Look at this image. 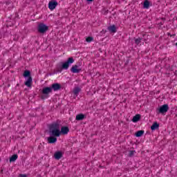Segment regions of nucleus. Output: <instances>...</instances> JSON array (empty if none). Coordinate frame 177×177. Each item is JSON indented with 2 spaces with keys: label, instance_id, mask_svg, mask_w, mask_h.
Returning a JSON list of instances; mask_svg holds the SVG:
<instances>
[{
  "label": "nucleus",
  "instance_id": "5701e85b",
  "mask_svg": "<svg viewBox=\"0 0 177 177\" xmlns=\"http://www.w3.org/2000/svg\"><path fill=\"white\" fill-rule=\"evenodd\" d=\"M86 42H92L93 41V37H88L86 39Z\"/></svg>",
  "mask_w": 177,
  "mask_h": 177
},
{
  "label": "nucleus",
  "instance_id": "f8f14e48",
  "mask_svg": "<svg viewBox=\"0 0 177 177\" xmlns=\"http://www.w3.org/2000/svg\"><path fill=\"white\" fill-rule=\"evenodd\" d=\"M62 157H63V153H62V151H57L54 154V158L55 160H60Z\"/></svg>",
  "mask_w": 177,
  "mask_h": 177
},
{
  "label": "nucleus",
  "instance_id": "6ab92c4d",
  "mask_svg": "<svg viewBox=\"0 0 177 177\" xmlns=\"http://www.w3.org/2000/svg\"><path fill=\"white\" fill-rule=\"evenodd\" d=\"M139 120H140V115L138 114L133 118L132 121L133 122H138Z\"/></svg>",
  "mask_w": 177,
  "mask_h": 177
},
{
  "label": "nucleus",
  "instance_id": "0eeeda50",
  "mask_svg": "<svg viewBox=\"0 0 177 177\" xmlns=\"http://www.w3.org/2000/svg\"><path fill=\"white\" fill-rule=\"evenodd\" d=\"M68 132H70V129L68 127H62L59 130L60 135H67Z\"/></svg>",
  "mask_w": 177,
  "mask_h": 177
},
{
  "label": "nucleus",
  "instance_id": "aec40b11",
  "mask_svg": "<svg viewBox=\"0 0 177 177\" xmlns=\"http://www.w3.org/2000/svg\"><path fill=\"white\" fill-rule=\"evenodd\" d=\"M143 133H145V131H138L136 133V136L137 138H140V136H143Z\"/></svg>",
  "mask_w": 177,
  "mask_h": 177
},
{
  "label": "nucleus",
  "instance_id": "39448f33",
  "mask_svg": "<svg viewBox=\"0 0 177 177\" xmlns=\"http://www.w3.org/2000/svg\"><path fill=\"white\" fill-rule=\"evenodd\" d=\"M168 110H169V106H168V104H164L160 107L158 111L160 114H164V113H167Z\"/></svg>",
  "mask_w": 177,
  "mask_h": 177
},
{
  "label": "nucleus",
  "instance_id": "a211bd4d",
  "mask_svg": "<svg viewBox=\"0 0 177 177\" xmlns=\"http://www.w3.org/2000/svg\"><path fill=\"white\" fill-rule=\"evenodd\" d=\"M80 92H81V88H80V87H75L73 90V93L75 96H78Z\"/></svg>",
  "mask_w": 177,
  "mask_h": 177
},
{
  "label": "nucleus",
  "instance_id": "a878e982",
  "mask_svg": "<svg viewBox=\"0 0 177 177\" xmlns=\"http://www.w3.org/2000/svg\"><path fill=\"white\" fill-rule=\"evenodd\" d=\"M87 1V2H92V1H93V0H86Z\"/></svg>",
  "mask_w": 177,
  "mask_h": 177
},
{
  "label": "nucleus",
  "instance_id": "20e7f679",
  "mask_svg": "<svg viewBox=\"0 0 177 177\" xmlns=\"http://www.w3.org/2000/svg\"><path fill=\"white\" fill-rule=\"evenodd\" d=\"M82 68L78 65H74L71 68V73H73L74 74H78V73H81Z\"/></svg>",
  "mask_w": 177,
  "mask_h": 177
},
{
  "label": "nucleus",
  "instance_id": "bb28decb",
  "mask_svg": "<svg viewBox=\"0 0 177 177\" xmlns=\"http://www.w3.org/2000/svg\"><path fill=\"white\" fill-rule=\"evenodd\" d=\"M176 45L177 46V43H176Z\"/></svg>",
  "mask_w": 177,
  "mask_h": 177
},
{
  "label": "nucleus",
  "instance_id": "4be33fe9",
  "mask_svg": "<svg viewBox=\"0 0 177 177\" xmlns=\"http://www.w3.org/2000/svg\"><path fill=\"white\" fill-rule=\"evenodd\" d=\"M135 42L136 45H139L142 42V39L141 38H138L135 39Z\"/></svg>",
  "mask_w": 177,
  "mask_h": 177
},
{
  "label": "nucleus",
  "instance_id": "4468645a",
  "mask_svg": "<svg viewBox=\"0 0 177 177\" xmlns=\"http://www.w3.org/2000/svg\"><path fill=\"white\" fill-rule=\"evenodd\" d=\"M85 118V115L80 113L76 115V120L77 121H82Z\"/></svg>",
  "mask_w": 177,
  "mask_h": 177
},
{
  "label": "nucleus",
  "instance_id": "b1692460",
  "mask_svg": "<svg viewBox=\"0 0 177 177\" xmlns=\"http://www.w3.org/2000/svg\"><path fill=\"white\" fill-rule=\"evenodd\" d=\"M135 153H136L135 151H130L129 153V156L130 157H132V156H133L135 154Z\"/></svg>",
  "mask_w": 177,
  "mask_h": 177
},
{
  "label": "nucleus",
  "instance_id": "393cba45",
  "mask_svg": "<svg viewBox=\"0 0 177 177\" xmlns=\"http://www.w3.org/2000/svg\"><path fill=\"white\" fill-rule=\"evenodd\" d=\"M19 177H27L26 174H19Z\"/></svg>",
  "mask_w": 177,
  "mask_h": 177
},
{
  "label": "nucleus",
  "instance_id": "ddd939ff",
  "mask_svg": "<svg viewBox=\"0 0 177 177\" xmlns=\"http://www.w3.org/2000/svg\"><path fill=\"white\" fill-rule=\"evenodd\" d=\"M108 30L109 31H110V32H117V28H115V25H112L109 27H108Z\"/></svg>",
  "mask_w": 177,
  "mask_h": 177
},
{
  "label": "nucleus",
  "instance_id": "6e6552de",
  "mask_svg": "<svg viewBox=\"0 0 177 177\" xmlns=\"http://www.w3.org/2000/svg\"><path fill=\"white\" fill-rule=\"evenodd\" d=\"M52 88V91L56 92V91L60 90L62 86L59 83L53 84L50 86Z\"/></svg>",
  "mask_w": 177,
  "mask_h": 177
},
{
  "label": "nucleus",
  "instance_id": "9b49d317",
  "mask_svg": "<svg viewBox=\"0 0 177 177\" xmlns=\"http://www.w3.org/2000/svg\"><path fill=\"white\" fill-rule=\"evenodd\" d=\"M48 143H56L57 142V138L55 136H50L48 138Z\"/></svg>",
  "mask_w": 177,
  "mask_h": 177
},
{
  "label": "nucleus",
  "instance_id": "f03ea898",
  "mask_svg": "<svg viewBox=\"0 0 177 177\" xmlns=\"http://www.w3.org/2000/svg\"><path fill=\"white\" fill-rule=\"evenodd\" d=\"M74 63V58L69 57L68 60L64 63H62V66L57 65V71L59 73H62L63 70H68V68L70 67V64H73Z\"/></svg>",
  "mask_w": 177,
  "mask_h": 177
},
{
  "label": "nucleus",
  "instance_id": "7ed1b4c3",
  "mask_svg": "<svg viewBox=\"0 0 177 177\" xmlns=\"http://www.w3.org/2000/svg\"><path fill=\"white\" fill-rule=\"evenodd\" d=\"M48 27L44 24H40L38 26V31L41 33V34H44V32H46V31H48Z\"/></svg>",
  "mask_w": 177,
  "mask_h": 177
},
{
  "label": "nucleus",
  "instance_id": "1a4fd4ad",
  "mask_svg": "<svg viewBox=\"0 0 177 177\" xmlns=\"http://www.w3.org/2000/svg\"><path fill=\"white\" fill-rule=\"evenodd\" d=\"M43 95H49V93H52V88L51 87H44L42 89Z\"/></svg>",
  "mask_w": 177,
  "mask_h": 177
},
{
  "label": "nucleus",
  "instance_id": "f3484780",
  "mask_svg": "<svg viewBox=\"0 0 177 177\" xmlns=\"http://www.w3.org/2000/svg\"><path fill=\"white\" fill-rule=\"evenodd\" d=\"M159 127H160V124H158V123H157V122H155L151 127V129L152 131H156V129H158Z\"/></svg>",
  "mask_w": 177,
  "mask_h": 177
},
{
  "label": "nucleus",
  "instance_id": "2eb2a0df",
  "mask_svg": "<svg viewBox=\"0 0 177 177\" xmlns=\"http://www.w3.org/2000/svg\"><path fill=\"white\" fill-rule=\"evenodd\" d=\"M143 8L144 9H149L150 8V1L145 0L143 3Z\"/></svg>",
  "mask_w": 177,
  "mask_h": 177
},
{
  "label": "nucleus",
  "instance_id": "f257e3e1",
  "mask_svg": "<svg viewBox=\"0 0 177 177\" xmlns=\"http://www.w3.org/2000/svg\"><path fill=\"white\" fill-rule=\"evenodd\" d=\"M50 135L59 138L60 136V124L58 122L53 123L50 126Z\"/></svg>",
  "mask_w": 177,
  "mask_h": 177
},
{
  "label": "nucleus",
  "instance_id": "423d86ee",
  "mask_svg": "<svg viewBox=\"0 0 177 177\" xmlns=\"http://www.w3.org/2000/svg\"><path fill=\"white\" fill-rule=\"evenodd\" d=\"M58 3L56 1H51L48 3V9L50 10H55L56 9V6H57Z\"/></svg>",
  "mask_w": 177,
  "mask_h": 177
},
{
  "label": "nucleus",
  "instance_id": "9d476101",
  "mask_svg": "<svg viewBox=\"0 0 177 177\" xmlns=\"http://www.w3.org/2000/svg\"><path fill=\"white\" fill-rule=\"evenodd\" d=\"M26 86H28V88H31V85H32V77H29L25 82Z\"/></svg>",
  "mask_w": 177,
  "mask_h": 177
},
{
  "label": "nucleus",
  "instance_id": "412c9836",
  "mask_svg": "<svg viewBox=\"0 0 177 177\" xmlns=\"http://www.w3.org/2000/svg\"><path fill=\"white\" fill-rule=\"evenodd\" d=\"M30 75H31V73L29 71H25L24 72V77L25 78H26V77H31Z\"/></svg>",
  "mask_w": 177,
  "mask_h": 177
},
{
  "label": "nucleus",
  "instance_id": "dca6fc26",
  "mask_svg": "<svg viewBox=\"0 0 177 177\" xmlns=\"http://www.w3.org/2000/svg\"><path fill=\"white\" fill-rule=\"evenodd\" d=\"M17 158H19V156L17 154L12 155L10 158V162H15V161H16V160H17Z\"/></svg>",
  "mask_w": 177,
  "mask_h": 177
}]
</instances>
